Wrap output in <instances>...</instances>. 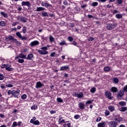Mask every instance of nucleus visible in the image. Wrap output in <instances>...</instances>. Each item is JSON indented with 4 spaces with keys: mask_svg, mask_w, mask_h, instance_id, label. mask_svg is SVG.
<instances>
[{
    "mask_svg": "<svg viewBox=\"0 0 127 127\" xmlns=\"http://www.w3.org/2000/svg\"><path fill=\"white\" fill-rule=\"evenodd\" d=\"M20 93V90H8L7 92L8 95H12L13 97L14 98H18V96H19V94Z\"/></svg>",
    "mask_w": 127,
    "mask_h": 127,
    "instance_id": "nucleus-1",
    "label": "nucleus"
},
{
    "mask_svg": "<svg viewBox=\"0 0 127 127\" xmlns=\"http://www.w3.org/2000/svg\"><path fill=\"white\" fill-rule=\"evenodd\" d=\"M41 50H39L38 51V52L41 55H46L48 53V52H47L46 50H47V47H43L41 48Z\"/></svg>",
    "mask_w": 127,
    "mask_h": 127,
    "instance_id": "nucleus-2",
    "label": "nucleus"
},
{
    "mask_svg": "<svg viewBox=\"0 0 127 127\" xmlns=\"http://www.w3.org/2000/svg\"><path fill=\"white\" fill-rule=\"evenodd\" d=\"M118 26V24L117 23L113 24H107L106 27L108 30H112V29H114Z\"/></svg>",
    "mask_w": 127,
    "mask_h": 127,
    "instance_id": "nucleus-3",
    "label": "nucleus"
},
{
    "mask_svg": "<svg viewBox=\"0 0 127 127\" xmlns=\"http://www.w3.org/2000/svg\"><path fill=\"white\" fill-rule=\"evenodd\" d=\"M6 39H7L8 40H11L14 43L17 44L18 45H20L21 44L20 42L17 41V40L14 39L13 37H12V36H8L6 38Z\"/></svg>",
    "mask_w": 127,
    "mask_h": 127,
    "instance_id": "nucleus-4",
    "label": "nucleus"
},
{
    "mask_svg": "<svg viewBox=\"0 0 127 127\" xmlns=\"http://www.w3.org/2000/svg\"><path fill=\"white\" fill-rule=\"evenodd\" d=\"M108 126L110 127H117L118 123L116 122V121H111L108 123Z\"/></svg>",
    "mask_w": 127,
    "mask_h": 127,
    "instance_id": "nucleus-5",
    "label": "nucleus"
},
{
    "mask_svg": "<svg viewBox=\"0 0 127 127\" xmlns=\"http://www.w3.org/2000/svg\"><path fill=\"white\" fill-rule=\"evenodd\" d=\"M75 97H76L77 98H79V99H81L83 96H84V93L83 92H77L74 93Z\"/></svg>",
    "mask_w": 127,
    "mask_h": 127,
    "instance_id": "nucleus-6",
    "label": "nucleus"
},
{
    "mask_svg": "<svg viewBox=\"0 0 127 127\" xmlns=\"http://www.w3.org/2000/svg\"><path fill=\"white\" fill-rule=\"evenodd\" d=\"M5 70H6L7 71H8L9 72H10V71H12L13 70V68H12L11 65H10L8 64H7L6 65Z\"/></svg>",
    "mask_w": 127,
    "mask_h": 127,
    "instance_id": "nucleus-7",
    "label": "nucleus"
},
{
    "mask_svg": "<svg viewBox=\"0 0 127 127\" xmlns=\"http://www.w3.org/2000/svg\"><path fill=\"white\" fill-rule=\"evenodd\" d=\"M43 86H44L43 84L41 83L40 81H38L36 83V89H38L39 88H41V87H43Z\"/></svg>",
    "mask_w": 127,
    "mask_h": 127,
    "instance_id": "nucleus-8",
    "label": "nucleus"
},
{
    "mask_svg": "<svg viewBox=\"0 0 127 127\" xmlns=\"http://www.w3.org/2000/svg\"><path fill=\"white\" fill-rule=\"evenodd\" d=\"M105 95L109 100H112V93L111 92L109 91H106L105 92Z\"/></svg>",
    "mask_w": 127,
    "mask_h": 127,
    "instance_id": "nucleus-9",
    "label": "nucleus"
},
{
    "mask_svg": "<svg viewBox=\"0 0 127 127\" xmlns=\"http://www.w3.org/2000/svg\"><path fill=\"white\" fill-rule=\"evenodd\" d=\"M22 5L23 6L24 5H26L28 7H30V2L29 1H22L21 3Z\"/></svg>",
    "mask_w": 127,
    "mask_h": 127,
    "instance_id": "nucleus-10",
    "label": "nucleus"
},
{
    "mask_svg": "<svg viewBox=\"0 0 127 127\" xmlns=\"http://www.w3.org/2000/svg\"><path fill=\"white\" fill-rule=\"evenodd\" d=\"M30 123H31V124H33V125H35L36 126H39L40 124L38 120L33 121V120H31Z\"/></svg>",
    "mask_w": 127,
    "mask_h": 127,
    "instance_id": "nucleus-11",
    "label": "nucleus"
},
{
    "mask_svg": "<svg viewBox=\"0 0 127 127\" xmlns=\"http://www.w3.org/2000/svg\"><path fill=\"white\" fill-rule=\"evenodd\" d=\"M19 58H22V59H26V56L24 55L20 54L18 56L15 57V59H19Z\"/></svg>",
    "mask_w": 127,
    "mask_h": 127,
    "instance_id": "nucleus-12",
    "label": "nucleus"
},
{
    "mask_svg": "<svg viewBox=\"0 0 127 127\" xmlns=\"http://www.w3.org/2000/svg\"><path fill=\"white\" fill-rule=\"evenodd\" d=\"M68 69H69V66L68 65H64L60 67L61 71H65L68 70Z\"/></svg>",
    "mask_w": 127,
    "mask_h": 127,
    "instance_id": "nucleus-13",
    "label": "nucleus"
},
{
    "mask_svg": "<svg viewBox=\"0 0 127 127\" xmlns=\"http://www.w3.org/2000/svg\"><path fill=\"white\" fill-rule=\"evenodd\" d=\"M39 42L38 41H34L30 43L31 46H35V45H38Z\"/></svg>",
    "mask_w": 127,
    "mask_h": 127,
    "instance_id": "nucleus-14",
    "label": "nucleus"
},
{
    "mask_svg": "<svg viewBox=\"0 0 127 127\" xmlns=\"http://www.w3.org/2000/svg\"><path fill=\"white\" fill-rule=\"evenodd\" d=\"M78 107L80 110H84V109H85V105L83 103H79Z\"/></svg>",
    "mask_w": 127,
    "mask_h": 127,
    "instance_id": "nucleus-15",
    "label": "nucleus"
},
{
    "mask_svg": "<svg viewBox=\"0 0 127 127\" xmlns=\"http://www.w3.org/2000/svg\"><path fill=\"white\" fill-rule=\"evenodd\" d=\"M58 123L61 125L62 124H65L66 123H68V121L65 122V120L64 119H63L62 118H60L59 119Z\"/></svg>",
    "mask_w": 127,
    "mask_h": 127,
    "instance_id": "nucleus-16",
    "label": "nucleus"
},
{
    "mask_svg": "<svg viewBox=\"0 0 127 127\" xmlns=\"http://www.w3.org/2000/svg\"><path fill=\"white\" fill-rule=\"evenodd\" d=\"M97 126L98 127H106V122L100 123Z\"/></svg>",
    "mask_w": 127,
    "mask_h": 127,
    "instance_id": "nucleus-17",
    "label": "nucleus"
},
{
    "mask_svg": "<svg viewBox=\"0 0 127 127\" xmlns=\"http://www.w3.org/2000/svg\"><path fill=\"white\" fill-rule=\"evenodd\" d=\"M41 5L42 6H45L46 7H49V6H50V4H49V3L47 2L44 3L43 2L41 3Z\"/></svg>",
    "mask_w": 127,
    "mask_h": 127,
    "instance_id": "nucleus-18",
    "label": "nucleus"
},
{
    "mask_svg": "<svg viewBox=\"0 0 127 127\" xmlns=\"http://www.w3.org/2000/svg\"><path fill=\"white\" fill-rule=\"evenodd\" d=\"M111 91L113 93H117V92H118V88H117L116 87H112L111 88Z\"/></svg>",
    "mask_w": 127,
    "mask_h": 127,
    "instance_id": "nucleus-19",
    "label": "nucleus"
},
{
    "mask_svg": "<svg viewBox=\"0 0 127 127\" xmlns=\"http://www.w3.org/2000/svg\"><path fill=\"white\" fill-rule=\"evenodd\" d=\"M108 110H109L110 112H114V111H115V107L109 106H108Z\"/></svg>",
    "mask_w": 127,
    "mask_h": 127,
    "instance_id": "nucleus-20",
    "label": "nucleus"
},
{
    "mask_svg": "<svg viewBox=\"0 0 127 127\" xmlns=\"http://www.w3.org/2000/svg\"><path fill=\"white\" fill-rule=\"evenodd\" d=\"M127 108L126 107H122L121 108H120L119 111H120V112H126V111H127Z\"/></svg>",
    "mask_w": 127,
    "mask_h": 127,
    "instance_id": "nucleus-21",
    "label": "nucleus"
},
{
    "mask_svg": "<svg viewBox=\"0 0 127 127\" xmlns=\"http://www.w3.org/2000/svg\"><path fill=\"white\" fill-rule=\"evenodd\" d=\"M115 16H116V18H118V19H120L122 18V17H123V14H116L115 15Z\"/></svg>",
    "mask_w": 127,
    "mask_h": 127,
    "instance_id": "nucleus-22",
    "label": "nucleus"
},
{
    "mask_svg": "<svg viewBox=\"0 0 127 127\" xmlns=\"http://www.w3.org/2000/svg\"><path fill=\"white\" fill-rule=\"evenodd\" d=\"M114 121H116L117 122V123H121V122H122V121H123V118L121 117H119L118 118H116L115 119H114Z\"/></svg>",
    "mask_w": 127,
    "mask_h": 127,
    "instance_id": "nucleus-23",
    "label": "nucleus"
},
{
    "mask_svg": "<svg viewBox=\"0 0 127 127\" xmlns=\"http://www.w3.org/2000/svg\"><path fill=\"white\" fill-rule=\"evenodd\" d=\"M45 9V8L43 7H37V11H41L42 10H44Z\"/></svg>",
    "mask_w": 127,
    "mask_h": 127,
    "instance_id": "nucleus-24",
    "label": "nucleus"
},
{
    "mask_svg": "<svg viewBox=\"0 0 127 127\" xmlns=\"http://www.w3.org/2000/svg\"><path fill=\"white\" fill-rule=\"evenodd\" d=\"M20 21H22L23 22H26V20L27 19L25 17H22L20 18Z\"/></svg>",
    "mask_w": 127,
    "mask_h": 127,
    "instance_id": "nucleus-25",
    "label": "nucleus"
},
{
    "mask_svg": "<svg viewBox=\"0 0 127 127\" xmlns=\"http://www.w3.org/2000/svg\"><path fill=\"white\" fill-rule=\"evenodd\" d=\"M104 70L105 72H109L111 70V67L110 66H105L104 68Z\"/></svg>",
    "mask_w": 127,
    "mask_h": 127,
    "instance_id": "nucleus-26",
    "label": "nucleus"
},
{
    "mask_svg": "<svg viewBox=\"0 0 127 127\" xmlns=\"http://www.w3.org/2000/svg\"><path fill=\"white\" fill-rule=\"evenodd\" d=\"M37 109H38V107H37V105H33L32 107H31V110H37Z\"/></svg>",
    "mask_w": 127,
    "mask_h": 127,
    "instance_id": "nucleus-27",
    "label": "nucleus"
},
{
    "mask_svg": "<svg viewBox=\"0 0 127 127\" xmlns=\"http://www.w3.org/2000/svg\"><path fill=\"white\" fill-rule=\"evenodd\" d=\"M49 40L51 43H52V42H54V41H55V39L52 36H50Z\"/></svg>",
    "mask_w": 127,
    "mask_h": 127,
    "instance_id": "nucleus-28",
    "label": "nucleus"
},
{
    "mask_svg": "<svg viewBox=\"0 0 127 127\" xmlns=\"http://www.w3.org/2000/svg\"><path fill=\"white\" fill-rule=\"evenodd\" d=\"M32 58H33V55L32 54H31L28 55L27 59L28 60H30L32 59Z\"/></svg>",
    "mask_w": 127,
    "mask_h": 127,
    "instance_id": "nucleus-29",
    "label": "nucleus"
},
{
    "mask_svg": "<svg viewBox=\"0 0 127 127\" xmlns=\"http://www.w3.org/2000/svg\"><path fill=\"white\" fill-rule=\"evenodd\" d=\"M0 14H1L2 16H3V17H7V14L5 13L4 12H0Z\"/></svg>",
    "mask_w": 127,
    "mask_h": 127,
    "instance_id": "nucleus-30",
    "label": "nucleus"
},
{
    "mask_svg": "<svg viewBox=\"0 0 127 127\" xmlns=\"http://www.w3.org/2000/svg\"><path fill=\"white\" fill-rule=\"evenodd\" d=\"M124 96V91L123 90H120L119 94H118V97H122Z\"/></svg>",
    "mask_w": 127,
    "mask_h": 127,
    "instance_id": "nucleus-31",
    "label": "nucleus"
},
{
    "mask_svg": "<svg viewBox=\"0 0 127 127\" xmlns=\"http://www.w3.org/2000/svg\"><path fill=\"white\" fill-rule=\"evenodd\" d=\"M113 82L115 84H118V83H119V79L117 77H115L113 79Z\"/></svg>",
    "mask_w": 127,
    "mask_h": 127,
    "instance_id": "nucleus-32",
    "label": "nucleus"
},
{
    "mask_svg": "<svg viewBox=\"0 0 127 127\" xmlns=\"http://www.w3.org/2000/svg\"><path fill=\"white\" fill-rule=\"evenodd\" d=\"M68 0H61V2H63L64 5L68 4Z\"/></svg>",
    "mask_w": 127,
    "mask_h": 127,
    "instance_id": "nucleus-33",
    "label": "nucleus"
},
{
    "mask_svg": "<svg viewBox=\"0 0 127 127\" xmlns=\"http://www.w3.org/2000/svg\"><path fill=\"white\" fill-rule=\"evenodd\" d=\"M0 26H2V27L5 26V22L3 21H0Z\"/></svg>",
    "mask_w": 127,
    "mask_h": 127,
    "instance_id": "nucleus-34",
    "label": "nucleus"
},
{
    "mask_svg": "<svg viewBox=\"0 0 127 127\" xmlns=\"http://www.w3.org/2000/svg\"><path fill=\"white\" fill-rule=\"evenodd\" d=\"M21 99L22 100H25L27 98V95L26 94H24L21 96Z\"/></svg>",
    "mask_w": 127,
    "mask_h": 127,
    "instance_id": "nucleus-35",
    "label": "nucleus"
},
{
    "mask_svg": "<svg viewBox=\"0 0 127 127\" xmlns=\"http://www.w3.org/2000/svg\"><path fill=\"white\" fill-rule=\"evenodd\" d=\"M119 105H120V106H126L127 103L125 101H121L119 102Z\"/></svg>",
    "mask_w": 127,
    "mask_h": 127,
    "instance_id": "nucleus-36",
    "label": "nucleus"
},
{
    "mask_svg": "<svg viewBox=\"0 0 127 127\" xmlns=\"http://www.w3.org/2000/svg\"><path fill=\"white\" fill-rule=\"evenodd\" d=\"M4 79V76L3 74L0 73V81H2Z\"/></svg>",
    "mask_w": 127,
    "mask_h": 127,
    "instance_id": "nucleus-37",
    "label": "nucleus"
},
{
    "mask_svg": "<svg viewBox=\"0 0 127 127\" xmlns=\"http://www.w3.org/2000/svg\"><path fill=\"white\" fill-rule=\"evenodd\" d=\"M94 102V100H89L86 102V105H88V104H92Z\"/></svg>",
    "mask_w": 127,
    "mask_h": 127,
    "instance_id": "nucleus-38",
    "label": "nucleus"
},
{
    "mask_svg": "<svg viewBox=\"0 0 127 127\" xmlns=\"http://www.w3.org/2000/svg\"><path fill=\"white\" fill-rule=\"evenodd\" d=\"M91 93H94L95 92H96V88L92 87L90 90Z\"/></svg>",
    "mask_w": 127,
    "mask_h": 127,
    "instance_id": "nucleus-39",
    "label": "nucleus"
},
{
    "mask_svg": "<svg viewBox=\"0 0 127 127\" xmlns=\"http://www.w3.org/2000/svg\"><path fill=\"white\" fill-rule=\"evenodd\" d=\"M59 44L60 45H67V44H66V42H65V41H62L59 43Z\"/></svg>",
    "mask_w": 127,
    "mask_h": 127,
    "instance_id": "nucleus-40",
    "label": "nucleus"
},
{
    "mask_svg": "<svg viewBox=\"0 0 127 127\" xmlns=\"http://www.w3.org/2000/svg\"><path fill=\"white\" fill-rule=\"evenodd\" d=\"M16 35H17V36H18V37H19V38H22L21 34H20V32H17L16 33Z\"/></svg>",
    "mask_w": 127,
    "mask_h": 127,
    "instance_id": "nucleus-41",
    "label": "nucleus"
},
{
    "mask_svg": "<svg viewBox=\"0 0 127 127\" xmlns=\"http://www.w3.org/2000/svg\"><path fill=\"white\" fill-rule=\"evenodd\" d=\"M92 6H97L98 5V2H93L92 3Z\"/></svg>",
    "mask_w": 127,
    "mask_h": 127,
    "instance_id": "nucleus-42",
    "label": "nucleus"
},
{
    "mask_svg": "<svg viewBox=\"0 0 127 127\" xmlns=\"http://www.w3.org/2000/svg\"><path fill=\"white\" fill-rule=\"evenodd\" d=\"M18 63H23V62H24V60L18 59Z\"/></svg>",
    "mask_w": 127,
    "mask_h": 127,
    "instance_id": "nucleus-43",
    "label": "nucleus"
},
{
    "mask_svg": "<svg viewBox=\"0 0 127 127\" xmlns=\"http://www.w3.org/2000/svg\"><path fill=\"white\" fill-rule=\"evenodd\" d=\"M6 87H8V88H12L13 87V85L10 84H6Z\"/></svg>",
    "mask_w": 127,
    "mask_h": 127,
    "instance_id": "nucleus-44",
    "label": "nucleus"
},
{
    "mask_svg": "<svg viewBox=\"0 0 127 127\" xmlns=\"http://www.w3.org/2000/svg\"><path fill=\"white\" fill-rule=\"evenodd\" d=\"M22 32H23V33H26V27H23Z\"/></svg>",
    "mask_w": 127,
    "mask_h": 127,
    "instance_id": "nucleus-45",
    "label": "nucleus"
},
{
    "mask_svg": "<svg viewBox=\"0 0 127 127\" xmlns=\"http://www.w3.org/2000/svg\"><path fill=\"white\" fill-rule=\"evenodd\" d=\"M57 100L59 102V103H62L63 102V100H62L61 98H58Z\"/></svg>",
    "mask_w": 127,
    "mask_h": 127,
    "instance_id": "nucleus-46",
    "label": "nucleus"
},
{
    "mask_svg": "<svg viewBox=\"0 0 127 127\" xmlns=\"http://www.w3.org/2000/svg\"><path fill=\"white\" fill-rule=\"evenodd\" d=\"M105 116H109L110 115V112L109 111V110H106L105 112Z\"/></svg>",
    "mask_w": 127,
    "mask_h": 127,
    "instance_id": "nucleus-47",
    "label": "nucleus"
},
{
    "mask_svg": "<svg viewBox=\"0 0 127 127\" xmlns=\"http://www.w3.org/2000/svg\"><path fill=\"white\" fill-rule=\"evenodd\" d=\"M43 16H48V14L47 12H44L42 13Z\"/></svg>",
    "mask_w": 127,
    "mask_h": 127,
    "instance_id": "nucleus-48",
    "label": "nucleus"
},
{
    "mask_svg": "<svg viewBox=\"0 0 127 127\" xmlns=\"http://www.w3.org/2000/svg\"><path fill=\"white\" fill-rule=\"evenodd\" d=\"M12 127H17V123H16V122H14L12 124Z\"/></svg>",
    "mask_w": 127,
    "mask_h": 127,
    "instance_id": "nucleus-49",
    "label": "nucleus"
},
{
    "mask_svg": "<svg viewBox=\"0 0 127 127\" xmlns=\"http://www.w3.org/2000/svg\"><path fill=\"white\" fill-rule=\"evenodd\" d=\"M74 119H75V120H78V119L80 118V115H76L74 116Z\"/></svg>",
    "mask_w": 127,
    "mask_h": 127,
    "instance_id": "nucleus-50",
    "label": "nucleus"
},
{
    "mask_svg": "<svg viewBox=\"0 0 127 127\" xmlns=\"http://www.w3.org/2000/svg\"><path fill=\"white\" fill-rule=\"evenodd\" d=\"M68 40L71 42V41H73V38L71 36L68 37Z\"/></svg>",
    "mask_w": 127,
    "mask_h": 127,
    "instance_id": "nucleus-51",
    "label": "nucleus"
},
{
    "mask_svg": "<svg viewBox=\"0 0 127 127\" xmlns=\"http://www.w3.org/2000/svg\"><path fill=\"white\" fill-rule=\"evenodd\" d=\"M50 56L51 57H55V56H56V54L55 53H52L51 54Z\"/></svg>",
    "mask_w": 127,
    "mask_h": 127,
    "instance_id": "nucleus-52",
    "label": "nucleus"
},
{
    "mask_svg": "<svg viewBox=\"0 0 127 127\" xmlns=\"http://www.w3.org/2000/svg\"><path fill=\"white\" fill-rule=\"evenodd\" d=\"M119 4H122L123 3V0H117Z\"/></svg>",
    "mask_w": 127,
    "mask_h": 127,
    "instance_id": "nucleus-53",
    "label": "nucleus"
},
{
    "mask_svg": "<svg viewBox=\"0 0 127 127\" xmlns=\"http://www.w3.org/2000/svg\"><path fill=\"white\" fill-rule=\"evenodd\" d=\"M101 120H102V118H101V117H98V118L96 119V122L98 123V122L101 121Z\"/></svg>",
    "mask_w": 127,
    "mask_h": 127,
    "instance_id": "nucleus-54",
    "label": "nucleus"
},
{
    "mask_svg": "<svg viewBox=\"0 0 127 127\" xmlns=\"http://www.w3.org/2000/svg\"><path fill=\"white\" fill-rule=\"evenodd\" d=\"M6 64H2L1 66V68H2V69L5 68L6 69Z\"/></svg>",
    "mask_w": 127,
    "mask_h": 127,
    "instance_id": "nucleus-55",
    "label": "nucleus"
},
{
    "mask_svg": "<svg viewBox=\"0 0 127 127\" xmlns=\"http://www.w3.org/2000/svg\"><path fill=\"white\" fill-rule=\"evenodd\" d=\"M0 88L1 89H4V88H5V86L4 85V84H2L0 85Z\"/></svg>",
    "mask_w": 127,
    "mask_h": 127,
    "instance_id": "nucleus-56",
    "label": "nucleus"
},
{
    "mask_svg": "<svg viewBox=\"0 0 127 127\" xmlns=\"http://www.w3.org/2000/svg\"><path fill=\"white\" fill-rule=\"evenodd\" d=\"M50 113L51 115H53V114H56V111H54V110H52L50 111Z\"/></svg>",
    "mask_w": 127,
    "mask_h": 127,
    "instance_id": "nucleus-57",
    "label": "nucleus"
},
{
    "mask_svg": "<svg viewBox=\"0 0 127 127\" xmlns=\"http://www.w3.org/2000/svg\"><path fill=\"white\" fill-rule=\"evenodd\" d=\"M88 40H89V41H93V40H94V38L93 37H90L89 38H88Z\"/></svg>",
    "mask_w": 127,
    "mask_h": 127,
    "instance_id": "nucleus-58",
    "label": "nucleus"
},
{
    "mask_svg": "<svg viewBox=\"0 0 127 127\" xmlns=\"http://www.w3.org/2000/svg\"><path fill=\"white\" fill-rule=\"evenodd\" d=\"M65 126H67L68 127H71V123H67L65 124Z\"/></svg>",
    "mask_w": 127,
    "mask_h": 127,
    "instance_id": "nucleus-59",
    "label": "nucleus"
},
{
    "mask_svg": "<svg viewBox=\"0 0 127 127\" xmlns=\"http://www.w3.org/2000/svg\"><path fill=\"white\" fill-rule=\"evenodd\" d=\"M72 45H74V46H77V42L73 41L72 43Z\"/></svg>",
    "mask_w": 127,
    "mask_h": 127,
    "instance_id": "nucleus-60",
    "label": "nucleus"
},
{
    "mask_svg": "<svg viewBox=\"0 0 127 127\" xmlns=\"http://www.w3.org/2000/svg\"><path fill=\"white\" fill-rule=\"evenodd\" d=\"M81 6L82 8H85V7H87V4H85L82 5Z\"/></svg>",
    "mask_w": 127,
    "mask_h": 127,
    "instance_id": "nucleus-61",
    "label": "nucleus"
},
{
    "mask_svg": "<svg viewBox=\"0 0 127 127\" xmlns=\"http://www.w3.org/2000/svg\"><path fill=\"white\" fill-rule=\"evenodd\" d=\"M113 13H114V14L115 13H118L119 12H118V10H114L113 11H112Z\"/></svg>",
    "mask_w": 127,
    "mask_h": 127,
    "instance_id": "nucleus-62",
    "label": "nucleus"
},
{
    "mask_svg": "<svg viewBox=\"0 0 127 127\" xmlns=\"http://www.w3.org/2000/svg\"><path fill=\"white\" fill-rule=\"evenodd\" d=\"M16 24H18V22H15L13 23L12 25H13V26H15V25H16Z\"/></svg>",
    "mask_w": 127,
    "mask_h": 127,
    "instance_id": "nucleus-63",
    "label": "nucleus"
},
{
    "mask_svg": "<svg viewBox=\"0 0 127 127\" xmlns=\"http://www.w3.org/2000/svg\"><path fill=\"white\" fill-rule=\"evenodd\" d=\"M124 91H127V85L125 86L124 88Z\"/></svg>",
    "mask_w": 127,
    "mask_h": 127,
    "instance_id": "nucleus-64",
    "label": "nucleus"
}]
</instances>
